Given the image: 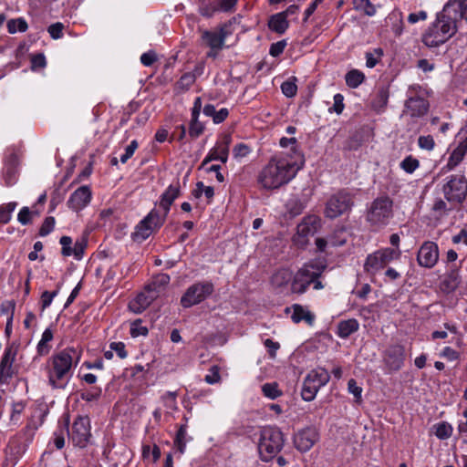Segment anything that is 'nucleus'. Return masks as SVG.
Returning <instances> with one entry per match:
<instances>
[{
	"instance_id": "f257e3e1",
	"label": "nucleus",
	"mask_w": 467,
	"mask_h": 467,
	"mask_svg": "<svg viewBox=\"0 0 467 467\" xmlns=\"http://www.w3.org/2000/svg\"><path fill=\"white\" fill-rule=\"evenodd\" d=\"M458 9L455 5L447 4L437 15L435 22L422 36V42L430 47L444 44L457 31Z\"/></svg>"
},
{
	"instance_id": "f03ea898",
	"label": "nucleus",
	"mask_w": 467,
	"mask_h": 467,
	"mask_svg": "<svg viewBox=\"0 0 467 467\" xmlns=\"http://www.w3.org/2000/svg\"><path fill=\"white\" fill-rule=\"evenodd\" d=\"M79 359L80 353L74 348H67L54 354L47 365L49 384L54 389H64Z\"/></svg>"
},
{
	"instance_id": "7ed1b4c3",
	"label": "nucleus",
	"mask_w": 467,
	"mask_h": 467,
	"mask_svg": "<svg viewBox=\"0 0 467 467\" xmlns=\"http://www.w3.org/2000/svg\"><path fill=\"white\" fill-rule=\"evenodd\" d=\"M300 166L297 161L273 157L258 175V182L267 190L277 189L287 183L296 174Z\"/></svg>"
},
{
	"instance_id": "20e7f679",
	"label": "nucleus",
	"mask_w": 467,
	"mask_h": 467,
	"mask_svg": "<svg viewBox=\"0 0 467 467\" xmlns=\"http://www.w3.org/2000/svg\"><path fill=\"white\" fill-rule=\"evenodd\" d=\"M393 217V202L389 196L376 198L367 211L366 220L375 231L389 224Z\"/></svg>"
},
{
	"instance_id": "39448f33",
	"label": "nucleus",
	"mask_w": 467,
	"mask_h": 467,
	"mask_svg": "<svg viewBox=\"0 0 467 467\" xmlns=\"http://www.w3.org/2000/svg\"><path fill=\"white\" fill-rule=\"evenodd\" d=\"M284 446V436L276 427H265L261 431L258 451L261 460L269 462L275 457Z\"/></svg>"
},
{
	"instance_id": "423d86ee",
	"label": "nucleus",
	"mask_w": 467,
	"mask_h": 467,
	"mask_svg": "<svg viewBox=\"0 0 467 467\" xmlns=\"http://www.w3.org/2000/svg\"><path fill=\"white\" fill-rule=\"evenodd\" d=\"M355 195L347 189H341L332 194L327 201L325 216L329 219H336L348 213L355 203Z\"/></svg>"
},
{
	"instance_id": "0eeeda50",
	"label": "nucleus",
	"mask_w": 467,
	"mask_h": 467,
	"mask_svg": "<svg viewBox=\"0 0 467 467\" xmlns=\"http://www.w3.org/2000/svg\"><path fill=\"white\" fill-rule=\"evenodd\" d=\"M444 198L451 203L462 204L467 196V179L463 174H453L442 186Z\"/></svg>"
},
{
	"instance_id": "6e6552de",
	"label": "nucleus",
	"mask_w": 467,
	"mask_h": 467,
	"mask_svg": "<svg viewBox=\"0 0 467 467\" xmlns=\"http://www.w3.org/2000/svg\"><path fill=\"white\" fill-rule=\"evenodd\" d=\"M330 379L328 371L325 368L311 370L304 379L301 390L302 399L311 401L316 398L319 389L325 386Z\"/></svg>"
},
{
	"instance_id": "1a4fd4ad",
	"label": "nucleus",
	"mask_w": 467,
	"mask_h": 467,
	"mask_svg": "<svg viewBox=\"0 0 467 467\" xmlns=\"http://www.w3.org/2000/svg\"><path fill=\"white\" fill-rule=\"evenodd\" d=\"M68 422L69 420L67 418L65 427L67 429L69 440L72 441L74 446L85 448L91 437L89 418L87 416L78 417L75 420L70 431L68 430Z\"/></svg>"
},
{
	"instance_id": "9d476101",
	"label": "nucleus",
	"mask_w": 467,
	"mask_h": 467,
	"mask_svg": "<svg viewBox=\"0 0 467 467\" xmlns=\"http://www.w3.org/2000/svg\"><path fill=\"white\" fill-rule=\"evenodd\" d=\"M322 270L314 264H306L294 275L291 283V291L303 294L308 286L321 275Z\"/></svg>"
},
{
	"instance_id": "9b49d317",
	"label": "nucleus",
	"mask_w": 467,
	"mask_h": 467,
	"mask_svg": "<svg viewBox=\"0 0 467 467\" xmlns=\"http://www.w3.org/2000/svg\"><path fill=\"white\" fill-rule=\"evenodd\" d=\"M213 290V284L210 281L194 283L186 289L181 298V304L185 308L200 304L209 297Z\"/></svg>"
},
{
	"instance_id": "f8f14e48",
	"label": "nucleus",
	"mask_w": 467,
	"mask_h": 467,
	"mask_svg": "<svg viewBox=\"0 0 467 467\" xmlns=\"http://www.w3.org/2000/svg\"><path fill=\"white\" fill-rule=\"evenodd\" d=\"M401 251L400 249L384 248L368 255L364 264L365 271L375 274L383 269L393 260L400 259Z\"/></svg>"
},
{
	"instance_id": "ddd939ff",
	"label": "nucleus",
	"mask_w": 467,
	"mask_h": 467,
	"mask_svg": "<svg viewBox=\"0 0 467 467\" xmlns=\"http://www.w3.org/2000/svg\"><path fill=\"white\" fill-rule=\"evenodd\" d=\"M383 360L389 370H400L403 367L405 360L404 347L400 344L389 346L384 352Z\"/></svg>"
},
{
	"instance_id": "4468645a",
	"label": "nucleus",
	"mask_w": 467,
	"mask_h": 467,
	"mask_svg": "<svg viewBox=\"0 0 467 467\" xmlns=\"http://www.w3.org/2000/svg\"><path fill=\"white\" fill-rule=\"evenodd\" d=\"M439 249L437 244L427 241L422 244L417 254L419 265L425 268H432L438 262Z\"/></svg>"
},
{
	"instance_id": "2eb2a0df",
	"label": "nucleus",
	"mask_w": 467,
	"mask_h": 467,
	"mask_svg": "<svg viewBox=\"0 0 467 467\" xmlns=\"http://www.w3.org/2000/svg\"><path fill=\"white\" fill-rule=\"evenodd\" d=\"M318 440V434L315 429L306 428L298 431L294 436V444L296 448L306 452L309 451Z\"/></svg>"
},
{
	"instance_id": "dca6fc26",
	"label": "nucleus",
	"mask_w": 467,
	"mask_h": 467,
	"mask_svg": "<svg viewBox=\"0 0 467 467\" xmlns=\"http://www.w3.org/2000/svg\"><path fill=\"white\" fill-rule=\"evenodd\" d=\"M91 195L88 186H80L70 195L67 206L73 211L78 212L90 202Z\"/></svg>"
},
{
	"instance_id": "f3484780",
	"label": "nucleus",
	"mask_w": 467,
	"mask_h": 467,
	"mask_svg": "<svg viewBox=\"0 0 467 467\" xmlns=\"http://www.w3.org/2000/svg\"><path fill=\"white\" fill-rule=\"evenodd\" d=\"M429 106L428 100L424 98L411 96L405 101L404 113L409 114L411 118H420L428 112Z\"/></svg>"
},
{
	"instance_id": "a211bd4d",
	"label": "nucleus",
	"mask_w": 467,
	"mask_h": 467,
	"mask_svg": "<svg viewBox=\"0 0 467 467\" xmlns=\"http://www.w3.org/2000/svg\"><path fill=\"white\" fill-rule=\"evenodd\" d=\"M227 36L226 26H222L219 31H202V39L213 50L218 51L223 48Z\"/></svg>"
},
{
	"instance_id": "6ab92c4d",
	"label": "nucleus",
	"mask_w": 467,
	"mask_h": 467,
	"mask_svg": "<svg viewBox=\"0 0 467 467\" xmlns=\"http://www.w3.org/2000/svg\"><path fill=\"white\" fill-rule=\"evenodd\" d=\"M321 226V219L317 215L306 216L297 225V238L307 239L313 236Z\"/></svg>"
},
{
	"instance_id": "aec40b11",
	"label": "nucleus",
	"mask_w": 467,
	"mask_h": 467,
	"mask_svg": "<svg viewBox=\"0 0 467 467\" xmlns=\"http://www.w3.org/2000/svg\"><path fill=\"white\" fill-rule=\"evenodd\" d=\"M145 290V292L140 293L136 298L129 304V308L136 314L143 312L158 296L156 292H150L146 288Z\"/></svg>"
},
{
	"instance_id": "412c9836",
	"label": "nucleus",
	"mask_w": 467,
	"mask_h": 467,
	"mask_svg": "<svg viewBox=\"0 0 467 467\" xmlns=\"http://www.w3.org/2000/svg\"><path fill=\"white\" fill-rule=\"evenodd\" d=\"M181 195V186L179 181L171 184L165 192L161 195L159 206L166 213L170 212L173 202Z\"/></svg>"
},
{
	"instance_id": "4be33fe9",
	"label": "nucleus",
	"mask_w": 467,
	"mask_h": 467,
	"mask_svg": "<svg viewBox=\"0 0 467 467\" xmlns=\"http://www.w3.org/2000/svg\"><path fill=\"white\" fill-rule=\"evenodd\" d=\"M291 308L293 309L291 319L293 320L294 323L306 321L310 326L314 323L315 316L301 305L295 304L291 307H286L285 310V313L290 312Z\"/></svg>"
},
{
	"instance_id": "5701e85b",
	"label": "nucleus",
	"mask_w": 467,
	"mask_h": 467,
	"mask_svg": "<svg viewBox=\"0 0 467 467\" xmlns=\"http://www.w3.org/2000/svg\"><path fill=\"white\" fill-rule=\"evenodd\" d=\"M461 283V276L458 270H451L444 276L440 284V289L445 294L454 292Z\"/></svg>"
},
{
	"instance_id": "b1692460",
	"label": "nucleus",
	"mask_w": 467,
	"mask_h": 467,
	"mask_svg": "<svg viewBox=\"0 0 467 467\" xmlns=\"http://www.w3.org/2000/svg\"><path fill=\"white\" fill-rule=\"evenodd\" d=\"M359 328V323L355 318L342 320L337 324V334L340 338H348L350 335L357 332Z\"/></svg>"
},
{
	"instance_id": "393cba45",
	"label": "nucleus",
	"mask_w": 467,
	"mask_h": 467,
	"mask_svg": "<svg viewBox=\"0 0 467 467\" xmlns=\"http://www.w3.org/2000/svg\"><path fill=\"white\" fill-rule=\"evenodd\" d=\"M168 213H166L165 210H161V208L152 209L144 219L155 230L162 226L166 221Z\"/></svg>"
},
{
	"instance_id": "a878e982",
	"label": "nucleus",
	"mask_w": 467,
	"mask_h": 467,
	"mask_svg": "<svg viewBox=\"0 0 467 467\" xmlns=\"http://www.w3.org/2000/svg\"><path fill=\"white\" fill-rule=\"evenodd\" d=\"M268 26L275 33L284 34L288 28L289 23L284 14L280 12L270 17Z\"/></svg>"
},
{
	"instance_id": "bb28decb",
	"label": "nucleus",
	"mask_w": 467,
	"mask_h": 467,
	"mask_svg": "<svg viewBox=\"0 0 467 467\" xmlns=\"http://www.w3.org/2000/svg\"><path fill=\"white\" fill-rule=\"evenodd\" d=\"M154 229L149 223L142 219L136 226L134 233H132V239L135 242L141 243L150 236Z\"/></svg>"
},
{
	"instance_id": "cd10ccee",
	"label": "nucleus",
	"mask_w": 467,
	"mask_h": 467,
	"mask_svg": "<svg viewBox=\"0 0 467 467\" xmlns=\"http://www.w3.org/2000/svg\"><path fill=\"white\" fill-rule=\"evenodd\" d=\"M231 143L232 136L230 134H223L213 147V149L222 156L221 161L223 163H225L228 160L229 148Z\"/></svg>"
},
{
	"instance_id": "c85d7f7f",
	"label": "nucleus",
	"mask_w": 467,
	"mask_h": 467,
	"mask_svg": "<svg viewBox=\"0 0 467 467\" xmlns=\"http://www.w3.org/2000/svg\"><path fill=\"white\" fill-rule=\"evenodd\" d=\"M191 440V437H188L187 434V425L182 424L178 429L175 438H174V447L178 450L180 453H183L185 451L186 443Z\"/></svg>"
},
{
	"instance_id": "c756f323",
	"label": "nucleus",
	"mask_w": 467,
	"mask_h": 467,
	"mask_svg": "<svg viewBox=\"0 0 467 467\" xmlns=\"http://www.w3.org/2000/svg\"><path fill=\"white\" fill-rule=\"evenodd\" d=\"M292 279V272L282 268L277 270L271 277V283L275 287H282L287 285Z\"/></svg>"
},
{
	"instance_id": "7c9ffc66",
	"label": "nucleus",
	"mask_w": 467,
	"mask_h": 467,
	"mask_svg": "<svg viewBox=\"0 0 467 467\" xmlns=\"http://www.w3.org/2000/svg\"><path fill=\"white\" fill-rule=\"evenodd\" d=\"M346 84L351 88H356L365 80V75L358 69H352L346 74Z\"/></svg>"
},
{
	"instance_id": "2f4dec72",
	"label": "nucleus",
	"mask_w": 467,
	"mask_h": 467,
	"mask_svg": "<svg viewBox=\"0 0 467 467\" xmlns=\"http://www.w3.org/2000/svg\"><path fill=\"white\" fill-rule=\"evenodd\" d=\"M354 8L366 16H373L376 12V6L370 0H353Z\"/></svg>"
},
{
	"instance_id": "473e14b6",
	"label": "nucleus",
	"mask_w": 467,
	"mask_h": 467,
	"mask_svg": "<svg viewBox=\"0 0 467 467\" xmlns=\"http://www.w3.org/2000/svg\"><path fill=\"white\" fill-rule=\"evenodd\" d=\"M433 429L435 436L440 440L449 439L453 431L452 426L446 421H441L433 425Z\"/></svg>"
},
{
	"instance_id": "72a5a7b5",
	"label": "nucleus",
	"mask_w": 467,
	"mask_h": 467,
	"mask_svg": "<svg viewBox=\"0 0 467 467\" xmlns=\"http://www.w3.org/2000/svg\"><path fill=\"white\" fill-rule=\"evenodd\" d=\"M53 339V332L50 328L45 329L42 334L41 340L37 344V352L40 355H46L49 352L50 348L47 343Z\"/></svg>"
},
{
	"instance_id": "f704fd0d",
	"label": "nucleus",
	"mask_w": 467,
	"mask_h": 467,
	"mask_svg": "<svg viewBox=\"0 0 467 467\" xmlns=\"http://www.w3.org/2000/svg\"><path fill=\"white\" fill-rule=\"evenodd\" d=\"M264 395L271 400L282 396L283 392L276 382L265 383L262 386Z\"/></svg>"
},
{
	"instance_id": "c9c22d12",
	"label": "nucleus",
	"mask_w": 467,
	"mask_h": 467,
	"mask_svg": "<svg viewBox=\"0 0 467 467\" xmlns=\"http://www.w3.org/2000/svg\"><path fill=\"white\" fill-rule=\"evenodd\" d=\"M199 116H192L189 127V136L192 139H196L204 131V125L199 121Z\"/></svg>"
},
{
	"instance_id": "e433bc0d",
	"label": "nucleus",
	"mask_w": 467,
	"mask_h": 467,
	"mask_svg": "<svg viewBox=\"0 0 467 467\" xmlns=\"http://www.w3.org/2000/svg\"><path fill=\"white\" fill-rule=\"evenodd\" d=\"M17 203L11 202L0 205V223H7L11 220L12 213L15 211Z\"/></svg>"
},
{
	"instance_id": "4c0bfd02",
	"label": "nucleus",
	"mask_w": 467,
	"mask_h": 467,
	"mask_svg": "<svg viewBox=\"0 0 467 467\" xmlns=\"http://www.w3.org/2000/svg\"><path fill=\"white\" fill-rule=\"evenodd\" d=\"M27 27L28 26L26 21L22 17L11 19L7 22V29L10 34H15L17 31L26 32Z\"/></svg>"
},
{
	"instance_id": "58836bf2",
	"label": "nucleus",
	"mask_w": 467,
	"mask_h": 467,
	"mask_svg": "<svg viewBox=\"0 0 467 467\" xmlns=\"http://www.w3.org/2000/svg\"><path fill=\"white\" fill-rule=\"evenodd\" d=\"M464 156L465 155L462 154L458 150H456V149L453 150V151L451 153V155L448 159L446 165L442 168V170H446V171L453 170L456 166H458L462 162Z\"/></svg>"
},
{
	"instance_id": "ea45409f",
	"label": "nucleus",
	"mask_w": 467,
	"mask_h": 467,
	"mask_svg": "<svg viewBox=\"0 0 467 467\" xmlns=\"http://www.w3.org/2000/svg\"><path fill=\"white\" fill-rule=\"evenodd\" d=\"M170 282V276L166 274H162L156 277V279L146 286V289L150 292H156L159 294V288L165 286Z\"/></svg>"
},
{
	"instance_id": "a19ab883",
	"label": "nucleus",
	"mask_w": 467,
	"mask_h": 467,
	"mask_svg": "<svg viewBox=\"0 0 467 467\" xmlns=\"http://www.w3.org/2000/svg\"><path fill=\"white\" fill-rule=\"evenodd\" d=\"M305 209V205L298 199H290L286 203V210L292 217L297 216Z\"/></svg>"
},
{
	"instance_id": "79ce46f5",
	"label": "nucleus",
	"mask_w": 467,
	"mask_h": 467,
	"mask_svg": "<svg viewBox=\"0 0 467 467\" xmlns=\"http://www.w3.org/2000/svg\"><path fill=\"white\" fill-rule=\"evenodd\" d=\"M13 374V363L0 361V383H7Z\"/></svg>"
},
{
	"instance_id": "37998d69",
	"label": "nucleus",
	"mask_w": 467,
	"mask_h": 467,
	"mask_svg": "<svg viewBox=\"0 0 467 467\" xmlns=\"http://www.w3.org/2000/svg\"><path fill=\"white\" fill-rule=\"evenodd\" d=\"M383 56V50L381 48H375L374 51L366 53V66L369 68L374 67Z\"/></svg>"
},
{
	"instance_id": "c03bdc74",
	"label": "nucleus",
	"mask_w": 467,
	"mask_h": 467,
	"mask_svg": "<svg viewBox=\"0 0 467 467\" xmlns=\"http://www.w3.org/2000/svg\"><path fill=\"white\" fill-rule=\"evenodd\" d=\"M148 327L143 326L141 319H136L130 325V335L133 337L148 335Z\"/></svg>"
},
{
	"instance_id": "a18cd8bd",
	"label": "nucleus",
	"mask_w": 467,
	"mask_h": 467,
	"mask_svg": "<svg viewBox=\"0 0 467 467\" xmlns=\"http://www.w3.org/2000/svg\"><path fill=\"white\" fill-rule=\"evenodd\" d=\"M419 166H420V161L417 159L413 158L412 156L406 157L400 162V168L407 173L414 172L415 170L419 168Z\"/></svg>"
},
{
	"instance_id": "49530a36",
	"label": "nucleus",
	"mask_w": 467,
	"mask_h": 467,
	"mask_svg": "<svg viewBox=\"0 0 467 467\" xmlns=\"http://www.w3.org/2000/svg\"><path fill=\"white\" fill-rule=\"evenodd\" d=\"M348 390L355 397V402L358 404L362 402V388L358 386L357 381L354 379L348 380Z\"/></svg>"
},
{
	"instance_id": "de8ad7c7",
	"label": "nucleus",
	"mask_w": 467,
	"mask_h": 467,
	"mask_svg": "<svg viewBox=\"0 0 467 467\" xmlns=\"http://www.w3.org/2000/svg\"><path fill=\"white\" fill-rule=\"evenodd\" d=\"M101 392H102L101 388L93 387L90 389L83 391L80 394V398L86 401L97 400L101 396Z\"/></svg>"
},
{
	"instance_id": "09e8293b",
	"label": "nucleus",
	"mask_w": 467,
	"mask_h": 467,
	"mask_svg": "<svg viewBox=\"0 0 467 467\" xmlns=\"http://www.w3.org/2000/svg\"><path fill=\"white\" fill-rule=\"evenodd\" d=\"M199 1V12L202 16L211 17L217 8L210 2H205L204 0Z\"/></svg>"
},
{
	"instance_id": "8fccbe9b",
	"label": "nucleus",
	"mask_w": 467,
	"mask_h": 467,
	"mask_svg": "<svg viewBox=\"0 0 467 467\" xmlns=\"http://www.w3.org/2000/svg\"><path fill=\"white\" fill-rule=\"evenodd\" d=\"M195 81V76L192 73L183 74L177 82V87L182 90L188 89Z\"/></svg>"
},
{
	"instance_id": "3c124183",
	"label": "nucleus",
	"mask_w": 467,
	"mask_h": 467,
	"mask_svg": "<svg viewBox=\"0 0 467 467\" xmlns=\"http://www.w3.org/2000/svg\"><path fill=\"white\" fill-rule=\"evenodd\" d=\"M55 223H56V221H55L54 217H52V216L47 217L44 220L42 225L40 226L39 235L47 236V234H49L54 230Z\"/></svg>"
},
{
	"instance_id": "603ef678",
	"label": "nucleus",
	"mask_w": 467,
	"mask_h": 467,
	"mask_svg": "<svg viewBox=\"0 0 467 467\" xmlns=\"http://www.w3.org/2000/svg\"><path fill=\"white\" fill-rule=\"evenodd\" d=\"M418 145L420 149L426 150H432L435 147V141L432 136H420L418 139Z\"/></svg>"
},
{
	"instance_id": "864d4df0",
	"label": "nucleus",
	"mask_w": 467,
	"mask_h": 467,
	"mask_svg": "<svg viewBox=\"0 0 467 467\" xmlns=\"http://www.w3.org/2000/svg\"><path fill=\"white\" fill-rule=\"evenodd\" d=\"M87 239L85 237H82L81 239H78L76 241L74 247H73V255L77 259H81L84 254V251L87 247Z\"/></svg>"
},
{
	"instance_id": "5fc2aeb1",
	"label": "nucleus",
	"mask_w": 467,
	"mask_h": 467,
	"mask_svg": "<svg viewBox=\"0 0 467 467\" xmlns=\"http://www.w3.org/2000/svg\"><path fill=\"white\" fill-rule=\"evenodd\" d=\"M60 244L62 245L61 254L63 256H70L73 255V248L71 247L72 244V238L69 236H62L59 240Z\"/></svg>"
},
{
	"instance_id": "6e6d98bb",
	"label": "nucleus",
	"mask_w": 467,
	"mask_h": 467,
	"mask_svg": "<svg viewBox=\"0 0 467 467\" xmlns=\"http://www.w3.org/2000/svg\"><path fill=\"white\" fill-rule=\"evenodd\" d=\"M142 455L144 458H149L151 455L153 461L156 462L161 457V450L157 445H154L153 448H150V445H144L142 447Z\"/></svg>"
},
{
	"instance_id": "4d7b16f0",
	"label": "nucleus",
	"mask_w": 467,
	"mask_h": 467,
	"mask_svg": "<svg viewBox=\"0 0 467 467\" xmlns=\"http://www.w3.org/2000/svg\"><path fill=\"white\" fill-rule=\"evenodd\" d=\"M283 94L287 98H293L296 95L297 87L293 81H285L281 85Z\"/></svg>"
},
{
	"instance_id": "13d9d810",
	"label": "nucleus",
	"mask_w": 467,
	"mask_h": 467,
	"mask_svg": "<svg viewBox=\"0 0 467 467\" xmlns=\"http://www.w3.org/2000/svg\"><path fill=\"white\" fill-rule=\"evenodd\" d=\"M389 97V92L387 88H379L375 99V105L379 107H385L388 103Z\"/></svg>"
},
{
	"instance_id": "bf43d9fd",
	"label": "nucleus",
	"mask_w": 467,
	"mask_h": 467,
	"mask_svg": "<svg viewBox=\"0 0 467 467\" xmlns=\"http://www.w3.org/2000/svg\"><path fill=\"white\" fill-rule=\"evenodd\" d=\"M250 151V147L245 143H238L233 149L234 157L236 159L247 156Z\"/></svg>"
},
{
	"instance_id": "052dcab7",
	"label": "nucleus",
	"mask_w": 467,
	"mask_h": 467,
	"mask_svg": "<svg viewBox=\"0 0 467 467\" xmlns=\"http://www.w3.org/2000/svg\"><path fill=\"white\" fill-rule=\"evenodd\" d=\"M64 25L60 22H57L48 26L47 31L50 34L51 37L54 39L61 38L63 36Z\"/></svg>"
},
{
	"instance_id": "680f3d73",
	"label": "nucleus",
	"mask_w": 467,
	"mask_h": 467,
	"mask_svg": "<svg viewBox=\"0 0 467 467\" xmlns=\"http://www.w3.org/2000/svg\"><path fill=\"white\" fill-rule=\"evenodd\" d=\"M17 170L14 167H5L4 178L7 186L13 185L16 181Z\"/></svg>"
},
{
	"instance_id": "e2e57ef3",
	"label": "nucleus",
	"mask_w": 467,
	"mask_h": 467,
	"mask_svg": "<svg viewBox=\"0 0 467 467\" xmlns=\"http://www.w3.org/2000/svg\"><path fill=\"white\" fill-rule=\"evenodd\" d=\"M16 356V348L13 346H7L4 351L1 361L5 363H14Z\"/></svg>"
},
{
	"instance_id": "0e129e2a",
	"label": "nucleus",
	"mask_w": 467,
	"mask_h": 467,
	"mask_svg": "<svg viewBox=\"0 0 467 467\" xmlns=\"http://www.w3.org/2000/svg\"><path fill=\"white\" fill-rule=\"evenodd\" d=\"M138 148L137 140H132L130 145H128L125 149V153L120 156V161L122 163H126L128 160H130L134 154L135 150Z\"/></svg>"
},
{
	"instance_id": "69168bd1",
	"label": "nucleus",
	"mask_w": 467,
	"mask_h": 467,
	"mask_svg": "<svg viewBox=\"0 0 467 467\" xmlns=\"http://www.w3.org/2000/svg\"><path fill=\"white\" fill-rule=\"evenodd\" d=\"M221 379V376H220V373H219V368L217 366H213L211 368H210V373L207 374L204 378V380L208 383V384H214V383H218Z\"/></svg>"
},
{
	"instance_id": "338daca9",
	"label": "nucleus",
	"mask_w": 467,
	"mask_h": 467,
	"mask_svg": "<svg viewBox=\"0 0 467 467\" xmlns=\"http://www.w3.org/2000/svg\"><path fill=\"white\" fill-rule=\"evenodd\" d=\"M155 61H157V54L152 50L145 52L140 56V62L145 67H150Z\"/></svg>"
},
{
	"instance_id": "774afa93",
	"label": "nucleus",
	"mask_w": 467,
	"mask_h": 467,
	"mask_svg": "<svg viewBox=\"0 0 467 467\" xmlns=\"http://www.w3.org/2000/svg\"><path fill=\"white\" fill-rule=\"evenodd\" d=\"M31 215L32 213L29 208L23 207L17 214V220L21 224L26 225L31 223Z\"/></svg>"
}]
</instances>
